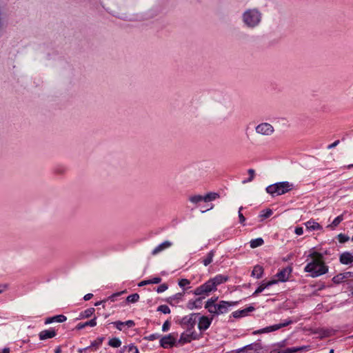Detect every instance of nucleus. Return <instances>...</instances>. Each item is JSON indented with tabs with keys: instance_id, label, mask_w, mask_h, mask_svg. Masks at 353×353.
I'll return each mask as SVG.
<instances>
[{
	"instance_id": "obj_31",
	"label": "nucleus",
	"mask_w": 353,
	"mask_h": 353,
	"mask_svg": "<svg viewBox=\"0 0 353 353\" xmlns=\"http://www.w3.org/2000/svg\"><path fill=\"white\" fill-rule=\"evenodd\" d=\"M343 220V214L339 215L334 219V221L332 222L331 224L327 225V228H334L337 227Z\"/></svg>"
},
{
	"instance_id": "obj_19",
	"label": "nucleus",
	"mask_w": 353,
	"mask_h": 353,
	"mask_svg": "<svg viewBox=\"0 0 353 353\" xmlns=\"http://www.w3.org/2000/svg\"><path fill=\"white\" fill-rule=\"evenodd\" d=\"M96 325H97V317H94L92 319H91L88 321L78 323L76 326V329L80 330L85 328L87 326L94 327Z\"/></svg>"
},
{
	"instance_id": "obj_21",
	"label": "nucleus",
	"mask_w": 353,
	"mask_h": 353,
	"mask_svg": "<svg viewBox=\"0 0 353 353\" xmlns=\"http://www.w3.org/2000/svg\"><path fill=\"white\" fill-rule=\"evenodd\" d=\"M280 328H281L280 324H275V325H273L271 326H268L265 328L259 330L254 332V334H262V333L270 332L278 330Z\"/></svg>"
},
{
	"instance_id": "obj_61",
	"label": "nucleus",
	"mask_w": 353,
	"mask_h": 353,
	"mask_svg": "<svg viewBox=\"0 0 353 353\" xmlns=\"http://www.w3.org/2000/svg\"><path fill=\"white\" fill-rule=\"evenodd\" d=\"M212 205H211L210 208H207L205 210H202L201 212H205L212 209Z\"/></svg>"
},
{
	"instance_id": "obj_54",
	"label": "nucleus",
	"mask_w": 353,
	"mask_h": 353,
	"mask_svg": "<svg viewBox=\"0 0 353 353\" xmlns=\"http://www.w3.org/2000/svg\"><path fill=\"white\" fill-rule=\"evenodd\" d=\"M345 276V279H348L349 277L350 276H353V273L351 272H344V273H342Z\"/></svg>"
},
{
	"instance_id": "obj_52",
	"label": "nucleus",
	"mask_w": 353,
	"mask_h": 353,
	"mask_svg": "<svg viewBox=\"0 0 353 353\" xmlns=\"http://www.w3.org/2000/svg\"><path fill=\"white\" fill-rule=\"evenodd\" d=\"M339 140H336L334 142H333L332 144H330L328 146H327V149H332L334 148H335L336 145H339Z\"/></svg>"
},
{
	"instance_id": "obj_57",
	"label": "nucleus",
	"mask_w": 353,
	"mask_h": 353,
	"mask_svg": "<svg viewBox=\"0 0 353 353\" xmlns=\"http://www.w3.org/2000/svg\"><path fill=\"white\" fill-rule=\"evenodd\" d=\"M148 284H150V281L149 279L148 280H144V281H141L139 283V286H143V285H148Z\"/></svg>"
},
{
	"instance_id": "obj_27",
	"label": "nucleus",
	"mask_w": 353,
	"mask_h": 353,
	"mask_svg": "<svg viewBox=\"0 0 353 353\" xmlns=\"http://www.w3.org/2000/svg\"><path fill=\"white\" fill-rule=\"evenodd\" d=\"M218 297H212L211 299H208L205 303V308L207 309L208 312H210L214 307H216V301Z\"/></svg>"
},
{
	"instance_id": "obj_12",
	"label": "nucleus",
	"mask_w": 353,
	"mask_h": 353,
	"mask_svg": "<svg viewBox=\"0 0 353 353\" xmlns=\"http://www.w3.org/2000/svg\"><path fill=\"white\" fill-rule=\"evenodd\" d=\"M339 261L343 265H352L353 254L349 252H344L340 254Z\"/></svg>"
},
{
	"instance_id": "obj_26",
	"label": "nucleus",
	"mask_w": 353,
	"mask_h": 353,
	"mask_svg": "<svg viewBox=\"0 0 353 353\" xmlns=\"http://www.w3.org/2000/svg\"><path fill=\"white\" fill-rule=\"evenodd\" d=\"M263 274V268L261 265H256L254 267V269L252 272V275L256 279H260L262 277Z\"/></svg>"
},
{
	"instance_id": "obj_60",
	"label": "nucleus",
	"mask_w": 353,
	"mask_h": 353,
	"mask_svg": "<svg viewBox=\"0 0 353 353\" xmlns=\"http://www.w3.org/2000/svg\"><path fill=\"white\" fill-rule=\"evenodd\" d=\"M61 347H60V346H58V347L54 350V353H61Z\"/></svg>"
},
{
	"instance_id": "obj_11",
	"label": "nucleus",
	"mask_w": 353,
	"mask_h": 353,
	"mask_svg": "<svg viewBox=\"0 0 353 353\" xmlns=\"http://www.w3.org/2000/svg\"><path fill=\"white\" fill-rule=\"evenodd\" d=\"M212 319H210L208 316H202L199 319L198 328L201 331H205L209 328L212 323Z\"/></svg>"
},
{
	"instance_id": "obj_44",
	"label": "nucleus",
	"mask_w": 353,
	"mask_h": 353,
	"mask_svg": "<svg viewBox=\"0 0 353 353\" xmlns=\"http://www.w3.org/2000/svg\"><path fill=\"white\" fill-rule=\"evenodd\" d=\"M168 286L167 284L165 283H163L161 285H160L157 289V292L158 293H161V292H163L164 291H165L167 289H168Z\"/></svg>"
},
{
	"instance_id": "obj_58",
	"label": "nucleus",
	"mask_w": 353,
	"mask_h": 353,
	"mask_svg": "<svg viewBox=\"0 0 353 353\" xmlns=\"http://www.w3.org/2000/svg\"><path fill=\"white\" fill-rule=\"evenodd\" d=\"M234 353H247V352L243 348H239Z\"/></svg>"
},
{
	"instance_id": "obj_25",
	"label": "nucleus",
	"mask_w": 353,
	"mask_h": 353,
	"mask_svg": "<svg viewBox=\"0 0 353 353\" xmlns=\"http://www.w3.org/2000/svg\"><path fill=\"white\" fill-rule=\"evenodd\" d=\"M94 312H95V310L94 307L88 308V309L85 310L84 311H82L79 314V319H83L89 318L94 313Z\"/></svg>"
},
{
	"instance_id": "obj_14",
	"label": "nucleus",
	"mask_w": 353,
	"mask_h": 353,
	"mask_svg": "<svg viewBox=\"0 0 353 353\" xmlns=\"http://www.w3.org/2000/svg\"><path fill=\"white\" fill-rule=\"evenodd\" d=\"M172 245V243L170 241H165L159 245H157L152 251V255L155 256L163 250L170 248Z\"/></svg>"
},
{
	"instance_id": "obj_35",
	"label": "nucleus",
	"mask_w": 353,
	"mask_h": 353,
	"mask_svg": "<svg viewBox=\"0 0 353 353\" xmlns=\"http://www.w3.org/2000/svg\"><path fill=\"white\" fill-rule=\"evenodd\" d=\"M189 200L193 203H199L201 201H203V196L201 195H194L190 196Z\"/></svg>"
},
{
	"instance_id": "obj_8",
	"label": "nucleus",
	"mask_w": 353,
	"mask_h": 353,
	"mask_svg": "<svg viewBox=\"0 0 353 353\" xmlns=\"http://www.w3.org/2000/svg\"><path fill=\"white\" fill-rule=\"evenodd\" d=\"M176 341L174 334L165 335L160 339V345L163 348H170L176 345Z\"/></svg>"
},
{
	"instance_id": "obj_17",
	"label": "nucleus",
	"mask_w": 353,
	"mask_h": 353,
	"mask_svg": "<svg viewBox=\"0 0 353 353\" xmlns=\"http://www.w3.org/2000/svg\"><path fill=\"white\" fill-rule=\"evenodd\" d=\"M67 320V317L63 314H59L52 317H48L45 320V324H50L54 322L63 323Z\"/></svg>"
},
{
	"instance_id": "obj_41",
	"label": "nucleus",
	"mask_w": 353,
	"mask_h": 353,
	"mask_svg": "<svg viewBox=\"0 0 353 353\" xmlns=\"http://www.w3.org/2000/svg\"><path fill=\"white\" fill-rule=\"evenodd\" d=\"M248 174H250V177L247 180L244 181L243 183L251 182L254 179L255 174L254 170L253 169H249Z\"/></svg>"
},
{
	"instance_id": "obj_20",
	"label": "nucleus",
	"mask_w": 353,
	"mask_h": 353,
	"mask_svg": "<svg viewBox=\"0 0 353 353\" xmlns=\"http://www.w3.org/2000/svg\"><path fill=\"white\" fill-rule=\"evenodd\" d=\"M228 279V277L227 276H224L222 274H217L214 278L210 279L211 281H212V283L216 288L217 285L226 282Z\"/></svg>"
},
{
	"instance_id": "obj_50",
	"label": "nucleus",
	"mask_w": 353,
	"mask_h": 353,
	"mask_svg": "<svg viewBox=\"0 0 353 353\" xmlns=\"http://www.w3.org/2000/svg\"><path fill=\"white\" fill-rule=\"evenodd\" d=\"M123 324H124V325H127L128 327H133L135 325L134 321H132V320L126 321L123 322Z\"/></svg>"
},
{
	"instance_id": "obj_34",
	"label": "nucleus",
	"mask_w": 353,
	"mask_h": 353,
	"mask_svg": "<svg viewBox=\"0 0 353 353\" xmlns=\"http://www.w3.org/2000/svg\"><path fill=\"white\" fill-rule=\"evenodd\" d=\"M139 295L137 293H134V294L129 295L127 297L126 301L129 303H136L139 301Z\"/></svg>"
},
{
	"instance_id": "obj_24",
	"label": "nucleus",
	"mask_w": 353,
	"mask_h": 353,
	"mask_svg": "<svg viewBox=\"0 0 353 353\" xmlns=\"http://www.w3.org/2000/svg\"><path fill=\"white\" fill-rule=\"evenodd\" d=\"M104 338L103 337H99L97 338L96 340L92 341L90 344V345L88 347H85L84 349H80L79 350V352L82 353L83 351H85V350L90 348V347H95L96 349L98 348L103 343Z\"/></svg>"
},
{
	"instance_id": "obj_33",
	"label": "nucleus",
	"mask_w": 353,
	"mask_h": 353,
	"mask_svg": "<svg viewBox=\"0 0 353 353\" xmlns=\"http://www.w3.org/2000/svg\"><path fill=\"white\" fill-rule=\"evenodd\" d=\"M344 275L342 273L338 274L332 278V281L335 284H340L345 281Z\"/></svg>"
},
{
	"instance_id": "obj_43",
	"label": "nucleus",
	"mask_w": 353,
	"mask_h": 353,
	"mask_svg": "<svg viewBox=\"0 0 353 353\" xmlns=\"http://www.w3.org/2000/svg\"><path fill=\"white\" fill-rule=\"evenodd\" d=\"M112 324H113L117 327V329L120 331L123 330V327L124 325L123 322L120 321L112 322Z\"/></svg>"
},
{
	"instance_id": "obj_28",
	"label": "nucleus",
	"mask_w": 353,
	"mask_h": 353,
	"mask_svg": "<svg viewBox=\"0 0 353 353\" xmlns=\"http://www.w3.org/2000/svg\"><path fill=\"white\" fill-rule=\"evenodd\" d=\"M215 252L214 250H211L208 254H207L206 257L203 259L202 263L205 266H208L210 265L212 261L213 257L214 256Z\"/></svg>"
},
{
	"instance_id": "obj_38",
	"label": "nucleus",
	"mask_w": 353,
	"mask_h": 353,
	"mask_svg": "<svg viewBox=\"0 0 353 353\" xmlns=\"http://www.w3.org/2000/svg\"><path fill=\"white\" fill-rule=\"evenodd\" d=\"M337 238L341 243H345L350 239L349 236L344 234H339Z\"/></svg>"
},
{
	"instance_id": "obj_55",
	"label": "nucleus",
	"mask_w": 353,
	"mask_h": 353,
	"mask_svg": "<svg viewBox=\"0 0 353 353\" xmlns=\"http://www.w3.org/2000/svg\"><path fill=\"white\" fill-rule=\"evenodd\" d=\"M255 345L254 344H250V345H245V347H243V348L246 351V350H254V346Z\"/></svg>"
},
{
	"instance_id": "obj_40",
	"label": "nucleus",
	"mask_w": 353,
	"mask_h": 353,
	"mask_svg": "<svg viewBox=\"0 0 353 353\" xmlns=\"http://www.w3.org/2000/svg\"><path fill=\"white\" fill-rule=\"evenodd\" d=\"M159 337H160V334L155 333V334H150L148 336H145L144 339H145L147 341H154V340L159 339Z\"/></svg>"
},
{
	"instance_id": "obj_29",
	"label": "nucleus",
	"mask_w": 353,
	"mask_h": 353,
	"mask_svg": "<svg viewBox=\"0 0 353 353\" xmlns=\"http://www.w3.org/2000/svg\"><path fill=\"white\" fill-rule=\"evenodd\" d=\"M203 196V201L209 202L211 201H214L216 199L219 197V194L216 192H209Z\"/></svg>"
},
{
	"instance_id": "obj_48",
	"label": "nucleus",
	"mask_w": 353,
	"mask_h": 353,
	"mask_svg": "<svg viewBox=\"0 0 353 353\" xmlns=\"http://www.w3.org/2000/svg\"><path fill=\"white\" fill-rule=\"evenodd\" d=\"M150 284H157L161 281V277H154L152 279H149Z\"/></svg>"
},
{
	"instance_id": "obj_15",
	"label": "nucleus",
	"mask_w": 353,
	"mask_h": 353,
	"mask_svg": "<svg viewBox=\"0 0 353 353\" xmlns=\"http://www.w3.org/2000/svg\"><path fill=\"white\" fill-rule=\"evenodd\" d=\"M277 283V281L275 279L269 281L268 282H263L255 290V292L252 294V296H257L259 293L262 292L265 289L268 288L274 284Z\"/></svg>"
},
{
	"instance_id": "obj_3",
	"label": "nucleus",
	"mask_w": 353,
	"mask_h": 353,
	"mask_svg": "<svg viewBox=\"0 0 353 353\" xmlns=\"http://www.w3.org/2000/svg\"><path fill=\"white\" fill-rule=\"evenodd\" d=\"M294 185L288 181H282L270 185L266 192L272 196L284 194L293 189Z\"/></svg>"
},
{
	"instance_id": "obj_64",
	"label": "nucleus",
	"mask_w": 353,
	"mask_h": 353,
	"mask_svg": "<svg viewBox=\"0 0 353 353\" xmlns=\"http://www.w3.org/2000/svg\"><path fill=\"white\" fill-rule=\"evenodd\" d=\"M329 353H334V350L333 349L330 350Z\"/></svg>"
},
{
	"instance_id": "obj_23",
	"label": "nucleus",
	"mask_w": 353,
	"mask_h": 353,
	"mask_svg": "<svg viewBox=\"0 0 353 353\" xmlns=\"http://www.w3.org/2000/svg\"><path fill=\"white\" fill-rule=\"evenodd\" d=\"M305 225L306 228L310 231L318 230H321L322 228V227L320 225L319 223H318L317 222L312 221V220H310V221H307L305 223Z\"/></svg>"
},
{
	"instance_id": "obj_5",
	"label": "nucleus",
	"mask_w": 353,
	"mask_h": 353,
	"mask_svg": "<svg viewBox=\"0 0 353 353\" xmlns=\"http://www.w3.org/2000/svg\"><path fill=\"white\" fill-rule=\"evenodd\" d=\"M238 303V302H230L225 301H221L216 303L212 310H211L209 312L212 314L213 315H219L222 314L227 313L230 307L234 306Z\"/></svg>"
},
{
	"instance_id": "obj_53",
	"label": "nucleus",
	"mask_w": 353,
	"mask_h": 353,
	"mask_svg": "<svg viewBox=\"0 0 353 353\" xmlns=\"http://www.w3.org/2000/svg\"><path fill=\"white\" fill-rule=\"evenodd\" d=\"M295 233L297 235H302L303 234V229L301 227L296 228Z\"/></svg>"
},
{
	"instance_id": "obj_36",
	"label": "nucleus",
	"mask_w": 353,
	"mask_h": 353,
	"mask_svg": "<svg viewBox=\"0 0 353 353\" xmlns=\"http://www.w3.org/2000/svg\"><path fill=\"white\" fill-rule=\"evenodd\" d=\"M183 296V294L182 293H176V294L169 297L168 299H167V302L172 305V301H174V300H179L182 298Z\"/></svg>"
},
{
	"instance_id": "obj_16",
	"label": "nucleus",
	"mask_w": 353,
	"mask_h": 353,
	"mask_svg": "<svg viewBox=\"0 0 353 353\" xmlns=\"http://www.w3.org/2000/svg\"><path fill=\"white\" fill-rule=\"evenodd\" d=\"M255 310L254 307L249 306L243 310H236L232 312V316L234 318H240L243 316H245L248 314L249 312H253Z\"/></svg>"
},
{
	"instance_id": "obj_1",
	"label": "nucleus",
	"mask_w": 353,
	"mask_h": 353,
	"mask_svg": "<svg viewBox=\"0 0 353 353\" xmlns=\"http://www.w3.org/2000/svg\"><path fill=\"white\" fill-rule=\"evenodd\" d=\"M309 256L312 258V261L305 267V272L310 273V276L314 278L327 272L328 267L325 265L321 254L314 252Z\"/></svg>"
},
{
	"instance_id": "obj_39",
	"label": "nucleus",
	"mask_w": 353,
	"mask_h": 353,
	"mask_svg": "<svg viewBox=\"0 0 353 353\" xmlns=\"http://www.w3.org/2000/svg\"><path fill=\"white\" fill-rule=\"evenodd\" d=\"M272 214V210L270 209H267L265 210H263L261 214V216L266 219L270 217Z\"/></svg>"
},
{
	"instance_id": "obj_37",
	"label": "nucleus",
	"mask_w": 353,
	"mask_h": 353,
	"mask_svg": "<svg viewBox=\"0 0 353 353\" xmlns=\"http://www.w3.org/2000/svg\"><path fill=\"white\" fill-rule=\"evenodd\" d=\"M158 312H161L163 314H170V309L169 307L166 305H161L157 307V310Z\"/></svg>"
},
{
	"instance_id": "obj_59",
	"label": "nucleus",
	"mask_w": 353,
	"mask_h": 353,
	"mask_svg": "<svg viewBox=\"0 0 353 353\" xmlns=\"http://www.w3.org/2000/svg\"><path fill=\"white\" fill-rule=\"evenodd\" d=\"M1 353H10V349L8 347H5L2 350Z\"/></svg>"
},
{
	"instance_id": "obj_6",
	"label": "nucleus",
	"mask_w": 353,
	"mask_h": 353,
	"mask_svg": "<svg viewBox=\"0 0 353 353\" xmlns=\"http://www.w3.org/2000/svg\"><path fill=\"white\" fill-rule=\"evenodd\" d=\"M215 290H216V288L212 283V281L209 279L205 283L196 288L194 291V294L195 295H208L210 292Z\"/></svg>"
},
{
	"instance_id": "obj_47",
	"label": "nucleus",
	"mask_w": 353,
	"mask_h": 353,
	"mask_svg": "<svg viewBox=\"0 0 353 353\" xmlns=\"http://www.w3.org/2000/svg\"><path fill=\"white\" fill-rule=\"evenodd\" d=\"M124 292H117L115 294H112L108 297V299L111 301H114L116 300V298L119 296H120L121 294H123Z\"/></svg>"
},
{
	"instance_id": "obj_42",
	"label": "nucleus",
	"mask_w": 353,
	"mask_h": 353,
	"mask_svg": "<svg viewBox=\"0 0 353 353\" xmlns=\"http://www.w3.org/2000/svg\"><path fill=\"white\" fill-rule=\"evenodd\" d=\"M190 283V281L186 279H182L179 280V285L181 288H185L186 285H189Z\"/></svg>"
},
{
	"instance_id": "obj_7",
	"label": "nucleus",
	"mask_w": 353,
	"mask_h": 353,
	"mask_svg": "<svg viewBox=\"0 0 353 353\" xmlns=\"http://www.w3.org/2000/svg\"><path fill=\"white\" fill-rule=\"evenodd\" d=\"M256 132L263 135V136H270L274 132V127L268 123H261L256 126L255 128Z\"/></svg>"
},
{
	"instance_id": "obj_63",
	"label": "nucleus",
	"mask_w": 353,
	"mask_h": 353,
	"mask_svg": "<svg viewBox=\"0 0 353 353\" xmlns=\"http://www.w3.org/2000/svg\"><path fill=\"white\" fill-rule=\"evenodd\" d=\"M347 168H348L349 169H350V168H353V164H350V165H349L347 166Z\"/></svg>"
},
{
	"instance_id": "obj_56",
	"label": "nucleus",
	"mask_w": 353,
	"mask_h": 353,
	"mask_svg": "<svg viewBox=\"0 0 353 353\" xmlns=\"http://www.w3.org/2000/svg\"><path fill=\"white\" fill-rule=\"evenodd\" d=\"M92 296H93V294H91V293H88V294H85V295L84 296L83 299H84L85 301H89L90 299H91L92 298Z\"/></svg>"
},
{
	"instance_id": "obj_32",
	"label": "nucleus",
	"mask_w": 353,
	"mask_h": 353,
	"mask_svg": "<svg viewBox=\"0 0 353 353\" xmlns=\"http://www.w3.org/2000/svg\"><path fill=\"white\" fill-rule=\"evenodd\" d=\"M108 345L112 347H119L121 345V341L119 338H112L109 340Z\"/></svg>"
},
{
	"instance_id": "obj_13",
	"label": "nucleus",
	"mask_w": 353,
	"mask_h": 353,
	"mask_svg": "<svg viewBox=\"0 0 353 353\" xmlns=\"http://www.w3.org/2000/svg\"><path fill=\"white\" fill-rule=\"evenodd\" d=\"M57 335L55 330L50 328L49 330H45L39 332V338L41 341H44L48 339H52Z\"/></svg>"
},
{
	"instance_id": "obj_49",
	"label": "nucleus",
	"mask_w": 353,
	"mask_h": 353,
	"mask_svg": "<svg viewBox=\"0 0 353 353\" xmlns=\"http://www.w3.org/2000/svg\"><path fill=\"white\" fill-rule=\"evenodd\" d=\"M292 323V321L291 319H286L283 323H279L281 325V328L286 327L289 325H290Z\"/></svg>"
},
{
	"instance_id": "obj_51",
	"label": "nucleus",
	"mask_w": 353,
	"mask_h": 353,
	"mask_svg": "<svg viewBox=\"0 0 353 353\" xmlns=\"http://www.w3.org/2000/svg\"><path fill=\"white\" fill-rule=\"evenodd\" d=\"M9 285L8 284H1L0 285V294H1L4 290H7L8 288Z\"/></svg>"
},
{
	"instance_id": "obj_45",
	"label": "nucleus",
	"mask_w": 353,
	"mask_h": 353,
	"mask_svg": "<svg viewBox=\"0 0 353 353\" xmlns=\"http://www.w3.org/2000/svg\"><path fill=\"white\" fill-rule=\"evenodd\" d=\"M170 327V323L169 321H165L162 326V331L163 332H167L169 330Z\"/></svg>"
},
{
	"instance_id": "obj_62",
	"label": "nucleus",
	"mask_w": 353,
	"mask_h": 353,
	"mask_svg": "<svg viewBox=\"0 0 353 353\" xmlns=\"http://www.w3.org/2000/svg\"><path fill=\"white\" fill-rule=\"evenodd\" d=\"M103 301H99L95 303V306L99 305Z\"/></svg>"
},
{
	"instance_id": "obj_46",
	"label": "nucleus",
	"mask_w": 353,
	"mask_h": 353,
	"mask_svg": "<svg viewBox=\"0 0 353 353\" xmlns=\"http://www.w3.org/2000/svg\"><path fill=\"white\" fill-rule=\"evenodd\" d=\"M243 209V207H241L239 208V222L243 224L245 221V218L244 217V216L243 215V214L241 213V210Z\"/></svg>"
},
{
	"instance_id": "obj_22",
	"label": "nucleus",
	"mask_w": 353,
	"mask_h": 353,
	"mask_svg": "<svg viewBox=\"0 0 353 353\" xmlns=\"http://www.w3.org/2000/svg\"><path fill=\"white\" fill-rule=\"evenodd\" d=\"M121 353H139L138 348L133 344L124 345L121 350Z\"/></svg>"
},
{
	"instance_id": "obj_30",
	"label": "nucleus",
	"mask_w": 353,
	"mask_h": 353,
	"mask_svg": "<svg viewBox=\"0 0 353 353\" xmlns=\"http://www.w3.org/2000/svg\"><path fill=\"white\" fill-rule=\"evenodd\" d=\"M264 241L262 238H257L255 239H252L250 242V247L252 248H256L259 247L263 244Z\"/></svg>"
},
{
	"instance_id": "obj_2",
	"label": "nucleus",
	"mask_w": 353,
	"mask_h": 353,
	"mask_svg": "<svg viewBox=\"0 0 353 353\" xmlns=\"http://www.w3.org/2000/svg\"><path fill=\"white\" fill-rule=\"evenodd\" d=\"M262 20L261 12L256 9H248L242 14V21L244 25L249 28L257 27Z\"/></svg>"
},
{
	"instance_id": "obj_4",
	"label": "nucleus",
	"mask_w": 353,
	"mask_h": 353,
	"mask_svg": "<svg viewBox=\"0 0 353 353\" xmlns=\"http://www.w3.org/2000/svg\"><path fill=\"white\" fill-rule=\"evenodd\" d=\"M199 316V314L192 313L189 315L183 316L179 324L184 329L186 330L188 332H195L194 326L196 323V318Z\"/></svg>"
},
{
	"instance_id": "obj_9",
	"label": "nucleus",
	"mask_w": 353,
	"mask_h": 353,
	"mask_svg": "<svg viewBox=\"0 0 353 353\" xmlns=\"http://www.w3.org/2000/svg\"><path fill=\"white\" fill-rule=\"evenodd\" d=\"M292 272V268L290 267H287L281 270L279 272L276 273L275 276L277 278L276 281L281 282H285L288 280L289 276Z\"/></svg>"
},
{
	"instance_id": "obj_10",
	"label": "nucleus",
	"mask_w": 353,
	"mask_h": 353,
	"mask_svg": "<svg viewBox=\"0 0 353 353\" xmlns=\"http://www.w3.org/2000/svg\"><path fill=\"white\" fill-rule=\"evenodd\" d=\"M196 339V332H188L187 331L183 332L181 334L180 339L178 341L180 344H185L187 343H190L192 339Z\"/></svg>"
},
{
	"instance_id": "obj_18",
	"label": "nucleus",
	"mask_w": 353,
	"mask_h": 353,
	"mask_svg": "<svg viewBox=\"0 0 353 353\" xmlns=\"http://www.w3.org/2000/svg\"><path fill=\"white\" fill-rule=\"evenodd\" d=\"M204 297H199L195 300H190L187 304L189 310L199 309L202 307V300Z\"/></svg>"
}]
</instances>
